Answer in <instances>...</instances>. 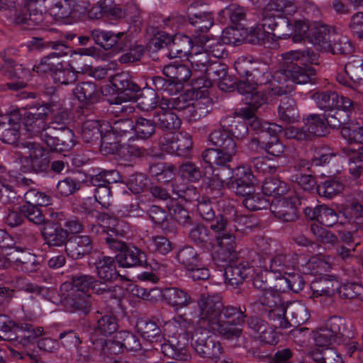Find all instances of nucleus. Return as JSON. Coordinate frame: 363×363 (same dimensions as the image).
I'll return each mask as SVG.
<instances>
[{
	"mask_svg": "<svg viewBox=\"0 0 363 363\" xmlns=\"http://www.w3.org/2000/svg\"><path fill=\"white\" fill-rule=\"evenodd\" d=\"M33 111H24V113L22 114L23 123L27 132L39 134L41 130H46L45 120L47 113L44 107H39Z\"/></svg>",
	"mask_w": 363,
	"mask_h": 363,
	"instance_id": "nucleus-34",
	"label": "nucleus"
},
{
	"mask_svg": "<svg viewBox=\"0 0 363 363\" xmlns=\"http://www.w3.org/2000/svg\"><path fill=\"white\" fill-rule=\"evenodd\" d=\"M288 306L285 303L272 308H264L263 313L273 322L275 328H288L292 325L286 316Z\"/></svg>",
	"mask_w": 363,
	"mask_h": 363,
	"instance_id": "nucleus-51",
	"label": "nucleus"
},
{
	"mask_svg": "<svg viewBox=\"0 0 363 363\" xmlns=\"http://www.w3.org/2000/svg\"><path fill=\"white\" fill-rule=\"evenodd\" d=\"M73 93L79 101L86 104H92L96 102L99 96L96 85L90 82L78 84L73 90Z\"/></svg>",
	"mask_w": 363,
	"mask_h": 363,
	"instance_id": "nucleus-49",
	"label": "nucleus"
},
{
	"mask_svg": "<svg viewBox=\"0 0 363 363\" xmlns=\"http://www.w3.org/2000/svg\"><path fill=\"white\" fill-rule=\"evenodd\" d=\"M281 259V256H275L271 259L269 268L267 267L260 273H257L256 276L253 278V285L255 288L259 289L260 291L272 288L269 282L272 281V276L274 275V272L281 270L277 267L281 265L280 264Z\"/></svg>",
	"mask_w": 363,
	"mask_h": 363,
	"instance_id": "nucleus-39",
	"label": "nucleus"
},
{
	"mask_svg": "<svg viewBox=\"0 0 363 363\" xmlns=\"http://www.w3.org/2000/svg\"><path fill=\"white\" fill-rule=\"evenodd\" d=\"M61 289L67 292L65 295L64 304L72 313L82 312L86 314L89 312L92 301L91 291L102 296L108 306H120L119 296L116 289L108 286L106 283H101L91 275L74 276L72 282L63 284Z\"/></svg>",
	"mask_w": 363,
	"mask_h": 363,
	"instance_id": "nucleus-5",
	"label": "nucleus"
},
{
	"mask_svg": "<svg viewBox=\"0 0 363 363\" xmlns=\"http://www.w3.org/2000/svg\"><path fill=\"white\" fill-rule=\"evenodd\" d=\"M154 119L157 121L161 129L167 131L169 134L174 133L181 127L180 119L169 110H161V112L154 116Z\"/></svg>",
	"mask_w": 363,
	"mask_h": 363,
	"instance_id": "nucleus-55",
	"label": "nucleus"
},
{
	"mask_svg": "<svg viewBox=\"0 0 363 363\" xmlns=\"http://www.w3.org/2000/svg\"><path fill=\"white\" fill-rule=\"evenodd\" d=\"M320 351L312 353V358L316 363H344L340 352L334 347L325 346Z\"/></svg>",
	"mask_w": 363,
	"mask_h": 363,
	"instance_id": "nucleus-64",
	"label": "nucleus"
},
{
	"mask_svg": "<svg viewBox=\"0 0 363 363\" xmlns=\"http://www.w3.org/2000/svg\"><path fill=\"white\" fill-rule=\"evenodd\" d=\"M21 139L22 138H0L3 143L11 145L16 148L28 149L32 167L36 172H48L50 168L49 148L39 143L23 141Z\"/></svg>",
	"mask_w": 363,
	"mask_h": 363,
	"instance_id": "nucleus-16",
	"label": "nucleus"
},
{
	"mask_svg": "<svg viewBox=\"0 0 363 363\" xmlns=\"http://www.w3.org/2000/svg\"><path fill=\"white\" fill-rule=\"evenodd\" d=\"M203 225H196L189 232V240L204 252L213 250V233Z\"/></svg>",
	"mask_w": 363,
	"mask_h": 363,
	"instance_id": "nucleus-33",
	"label": "nucleus"
},
{
	"mask_svg": "<svg viewBox=\"0 0 363 363\" xmlns=\"http://www.w3.org/2000/svg\"><path fill=\"white\" fill-rule=\"evenodd\" d=\"M33 184H34V183L31 180L28 185H23V184L14 185V189L16 187H23L26 189L23 193V198L26 202L24 205H40V206H47L50 205L52 201L51 196L45 192L33 187ZM12 194L16 196L17 192L14 189V192H12Z\"/></svg>",
	"mask_w": 363,
	"mask_h": 363,
	"instance_id": "nucleus-40",
	"label": "nucleus"
},
{
	"mask_svg": "<svg viewBox=\"0 0 363 363\" xmlns=\"http://www.w3.org/2000/svg\"><path fill=\"white\" fill-rule=\"evenodd\" d=\"M135 328L143 339L151 343L160 342L161 348L162 345L167 342L169 339L168 335L165 334L164 325L163 326L164 333H162L157 323L147 318H138L135 324Z\"/></svg>",
	"mask_w": 363,
	"mask_h": 363,
	"instance_id": "nucleus-29",
	"label": "nucleus"
},
{
	"mask_svg": "<svg viewBox=\"0 0 363 363\" xmlns=\"http://www.w3.org/2000/svg\"><path fill=\"white\" fill-rule=\"evenodd\" d=\"M245 312L240 306H223L218 295H202L198 308L191 318L184 313L164 323L169 339L162 345V352L169 358L185 361L190 342L199 357L218 359L224 348L210 330L227 339L238 337L246 318Z\"/></svg>",
	"mask_w": 363,
	"mask_h": 363,
	"instance_id": "nucleus-1",
	"label": "nucleus"
},
{
	"mask_svg": "<svg viewBox=\"0 0 363 363\" xmlns=\"http://www.w3.org/2000/svg\"><path fill=\"white\" fill-rule=\"evenodd\" d=\"M91 340L92 346L82 341V344L75 348L77 352L74 358L77 363H89L94 360V356L96 354H99L101 358L107 357V354L101 352V346L99 343L105 342V339L94 340L91 338Z\"/></svg>",
	"mask_w": 363,
	"mask_h": 363,
	"instance_id": "nucleus-37",
	"label": "nucleus"
},
{
	"mask_svg": "<svg viewBox=\"0 0 363 363\" xmlns=\"http://www.w3.org/2000/svg\"><path fill=\"white\" fill-rule=\"evenodd\" d=\"M221 172H214L213 174L204 173L203 182L206 184L205 193L207 198L217 201L226 199L224 196V182L221 178Z\"/></svg>",
	"mask_w": 363,
	"mask_h": 363,
	"instance_id": "nucleus-42",
	"label": "nucleus"
},
{
	"mask_svg": "<svg viewBox=\"0 0 363 363\" xmlns=\"http://www.w3.org/2000/svg\"><path fill=\"white\" fill-rule=\"evenodd\" d=\"M163 74L171 79L172 83L175 84H182L189 80L191 76V71L187 65L174 62L164 67Z\"/></svg>",
	"mask_w": 363,
	"mask_h": 363,
	"instance_id": "nucleus-52",
	"label": "nucleus"
},
{
	"mask_svg": "<svg viewBox=\"0 0 363 363\" xmlns=\"http://www.w3.org/2000/svg\"><path fill=\"white\" fill-rule=\"evenodd\" d=\"M44 290V287L30 283L23 277L17 275L10 276L5 279L4 283L0 284V297H12L16 291H24L40 295Z\"/></svg>",
	"mask_w": 363,
	"mask_h": 363,
	"instance_id": "nucleus-25",
	"label": "nucleus"
},
{
	"mask_svg": "<svg viewBox=\"0 0 363 363\" xmlns=\"http://www.w3.org/2000/svg\"><path fill=\"white\" fill-rule=\"evenodd\" d=\"M148 138H129L128 144H121L118 138H100V151L103 155H113L124 160L147 155V149L132 144L136 140Z\"/></svg>",
	"mask_w": 363,
	"mask_h": 363,
	"instance_id": "nucleus-17",
	"label": "nucleus"
},
{
	"mask_svg": "<svg viewBox=\"0 0 363 363\" xmlns=\"http://www.w3.org/2000/svg\"><path fill=\"white\" fill-rule=\"evenodd\" d=\"M345 325L344 318L339 315L330 316L314 335L316 346L323 347L337 345L349 357L354 356L358 349V342L345 333Z\"/></svg>",
	"mask_w": 363,
	"mask_h": 363,
	"instance_id": "nucleus-9",
	"label": "nucleus"
},
{
	"mask_svg": "<svg viewBox=\"0 0 363 363\" xmlns=\"http://www.w3.org/2000/svg\"><path fill=\"white\" fill-rule=\"evenodd\" d=\"M158 147L147 149V155L163 158L164 153L179 157L190 155L193 146L192 138H159Z\"/></svg>",
	"mask_w": 363,
	"mask_h": 363,
	"instance_id": "nucleus-19",
	"label": "nucleus"
},
{
	"mask_svg": "<svg viewBox=\"0 0 363 363\" xmlns=\"http://www.w3.org/2000/svg\"><path fill=\"white\" fill-rule=\"evenodd\" d=\"M130 225L121 219L113 220L111 225L104 226L92 225L91 232L96 235L101 243L117 252L116 259L118 265L123 268L150 267L152 270H159L162 264L158 262H149L146 253L140 248L130 245L123 239L129 236Z\"/></svg>",
	"mask_w": 363,
	"mask_h": 363,
	"instance_id": "nucleus-3",
	"label": "nucleus"
},
{
	"mask_svg": "<svg viewBox=\"0 0 363 363\" xmlns=\"http://www.w3.org/2000/svg\"><path fill=\"white\" fill-rule=\"evenodd\" d=\"M277 256L281 257V266L277 267L281 270L274 272V275L272 276V281L275 283L272 286V289L276 290L277 293L281 295V293H286L290 291V279L289 277V272L286 271L287 267L285 264L286 257L283 255H278Z\"/></svg>",
	"mask_w": 363,
	"mask_h": 363,
	"instance_id": "nucleus-56",
	"label": "nucleus"
},
{
	"mask_svg": "<svg viewBox=\"0 0 363 363\" xmlns=\"http://www.w3.org/2000/svg\"><path fill=\"white\" fill-rule=\"evenodd\" d=\"M344 189L345 184L342 181L328 177L316 185L315 192L320 197L330 199L342 193Z\"/></svg>",
	"mask_w": 363,
	"mask_h": 363,
	"instance_id": "nucleus-48",
	"label": "nucleus"
},
{
	"mask_svg": "<svg viewBox=\"0 0 363 363\" xmlns=\"http://www.w3.org/2000/svg\"><path fill=\"white\" fill-rule=\"evenodd\" d=\"M303 213L307 219L317 221L325 227L342 226L338 233L345 245L350 246L352 242L357 245L359 242L356 240L363 236V206L359 202L352 203L350 207L338 214L325 205L306 207ZM356 247H353V250Z\"/></svg>",
	"mask_w": 363,
	"mask_h": 363,
	"instance_id": "nucleus-4",
	"label": "nucleus"
},
{
	"mask_svg": "<svg viewBox=\"0 0 363 363\" xmlns=\"http://www.w3.org/2000/svg\"><path fill=\"white\" fill-rule=\"evenodd\" d=\"M44 241L43 249L65 247L69 238V233L64 229L61 222H48L41 230Z\"/></svg>",
	"mask_w": 363,
	"mask_h": 363,
	"instance_id": "nucleus-28",
	"label": "nucleus"
},
{
	"mask_svg": "<svg viewBox=\"0 0 363 363\" xmlns=\"http://www.w3.org/2000/svg\"><path fill=\"white\" fill-rule=\"evenodd\" d=\"M172 192L178 199L191 204L193 207L200 200V194L196 187L184 182L172 184Z\"/></svg>",
	"mask_w": 363,
	"mask_h": 363,
	"instance_id": "nucleus-47",
	"label": "nucleus"
},
{
	"mask_svg": "<svg viewBox=\"0 0 363 363\" xmlns=\"http://www.w3.org/2000/svg\"><path fill=\"white\" fill-rule=\"evenodd\" d=\"M33 236L30 233L22 237V242L16 247L13 254L7 259L13 262V267L30 276L40 272L43 267L44 257L41 255H36L30 249Z\"/></svg>",
	"mask_w": 363,
	"mask_h": 363,
	"instance_id": "nucleus-15",
	"label": "nucleus"
},
{
	"mask_svg": "<svg viewBox=\"0 0 363 363\" xmlns=\"http://www.w3.org/2000/svg\"><path fill=\"white\" fill-rule=\"evenodd\" d=\"M252 355L264 363H291L294 352L289 347H279L274 354L257 350L252 352Z\"/></svg>",
	"mask_w": 363,
	"mask_h": 363,
	"instance_id": "nucleus-44",
	"label": "nucleus"
},
{
	"mask_svg": "<svg viewBox=\"0 0 363 363\" xmlns=\"http://www.w3.org/2000/svg\"><path fill=\"white\" fill-rule=\"evenodd\" d=\"M235 69L241 77H252L253 80L264 73L266 66L262 62L243 59L235 63Z\"/></svg>",
	"mask_w": 363,
	"mask_h": 363,
	"instance_id": "nucleus-46",
	"label": "nucleus"
},
{
	"mask_svg": "<svg viewBox=\"0 0 363 363\" xmlns=\"http://www.w3.org/2000/svg\"><path fill=\"white\" fill-rule=\"evenodd\" d=\"M56 340L66 350H72L82 344V333L77 328H60L57 330Z\"/></svg>",
	"mask_w": 363,
	"mask_h": 363,
	"instance_id": "nucleus-41",
	"label": "nucleus"
},
{
	"mask_svg": "<svg viewBox=\"0 0 363 363\" xmlns=\"http://www.w3.org/2000/svg\"><path fill=\"white\" fill-rule=\"evenodd\" d=\"M110 82L114 90L119 94H125L128 97H133V94L140 91L137 84L131 80V77L127 72H121L111 77Z\"/></svg>",
	"mask_w": 363,
	"mask_h": 363,
	"instance_id": "nucleus-43",
	"label": "nucleus"
},
{
	"mask_svg": "<svg viewBox=\"0 0 363 363\" xmlns=\"http://www.w3.org/2000/svg\"><path fill=\"white\" fill-rule=\"evenodd\" d=\"M93 249L92 241L89 236L73 235L68 238L65 250L73 259H80L89 255Z\"/></svg>",
	"mask_w": 363,
	"mask_h": 363,
	"instance_id": "nucleus-30",
	"label": "nucleus"
},
{
	"mask_svg": "<svg viewBox=\"0 0 363 363\" xmlns=\"http://www.w3.org/2000/svg\"><path fill=\"white\" fill-rule=\"evenodd\" d=\"M118 213L122 217H142L147 213L151 220L164 230L171 231L167 211L155 205L150 204L147 194L138 195L130 203L119 206Z\"/></svg>",
	"mask_w": 363,
	"mask_h": 363,
	"instance_id": "nucleus-13",
	"label": "nucleus"
},
{
	"mask_svg": "<svg viewBox=\"0 0 363 363\" xmlns=\"http://www.w3.org/2000/svg\"><path fill=\"white\" fill-rule=\"evenodd\" d=\"M318 58V53L311 49L291 50L281 54L290 80L298 84L316 83V70L311 65L317 64Z\"/></svg>",
	"mask_w": 363,
	"mask_h": 363,
	"instance_id": "nucleus-10",
	"label": "nucleus"
},
{
	"mask_svg": "<svg viewBox=\"0 0 363 363\" xmlns=\"http://www.w3.org/2000/svg\"><path fill=\"white\" fill-rule=\"evenodd\" d=\"M270 140L261 141L260 138H251L250 145L265 150L267 153L279 157L285 156L286 146L280 140V138H269Z\"/></svg>",
	"mask_w": 363,
	"mask_h": 363,
	"instance_id": "nucleus-54",
	"label": "nucleus"
},
{
	"mask_svg": "<svg viewBox=\"0 0 363 363\" xmlns=\"http://www.w3.org/2000/svg\"><path fill=\"white\" fill-rule=\"evenodd\" d=\"M82 182L98 183L110 186L120 182L121 177L116 169L106 170L100 167H91L84 172Z\"/></svg>",
	"mask_w": 363,
	"mask_h": 363,
	"instance_id": "nucleus-32",
	"label": "nucleus"
},
{
	"mask_svg": "<svg viewBox=\"0 0 363 363\" xmlns=\"http://www.w3.org/2000/svg\"><path fill=\"white\" fill-rule=\"evenodd\" d=\"M249 168L252 172V169L258 174H272L279 168L277 161L268 157H257L252 159L250 166H245ZM253 174V173H252Z\"/></svg>",
	"mask_w": 363,
	"mask_h": 363,
	"instance_id": "nucleus-58",
	"label": "nucleus"
},
{
	"mask_svg": "<svg viewBox=\"0 0 363 363\" xmlns=\"http://www.w3.org/2000/svg\"><path fill=\"white\" fill-rule=\"evenodd\" d=\"M138 107L143 111H150L160 107L159 96L157 93L151 88L143 89L135 100Z\"/></svg>",
	"mask_w": 363,
	"mask_h": 363,
	"instance_id": "nucleus-60",
	"label": "nucleus"
},
{
	"mask_svg": "<svg viewBox=\"0 0 363 363\" xmlns=\"http://www.w3.org/2000/svg\"><path fill=\"white\" fill-rule=\"evenodd\" d=\"M101 352L107 357L117 355L125 352H137L142 349L140 337L128 330H121L116 333L113 339L105 340L99 342Z\"/></svg>",
	"mask_w": 363,
	"mask_h": 363,
	"instance_id": "nucleus-18",
	"label": "nucleus"
},
{
	"mask_svg": "<svg viewBox=\"0 0 363 363\" xmlns=\"http://www.w3.org/2000/svg\"><path fill=\"white\" fill-rule=\"evenodd\" d=\"M344 276L338 279L337 294L341 298H357L363 296V286L359 281V269L347 267L344 269Z\"/></svg>",
	"mask_w": 363,
	"mask_h": 363,
	"instance_id": "nucleus-23",
	"label": "nucleus"
},
{
	"mask_svg": "<svg viewBox=\"0 0 363 363\" xmlns=\"http://www.w3.org/2000/svg\"><path fill=\"white\" fill-rule=\"evenodd\" d=\"M327 130L324 120L317 114H312L305 120L304 125L301 128L291 125L286 127L284 136H296L302 134L304 136H325L330 133Z\"/></svg>",
	"mask_w": 363,
	"mask_h": 363,
	"instance_id": "nucleus-27",
	"label": "nucleus"
},
{
	"mask_svg": "<svg viewBox=\"0 0 363 363\" xmlns=\"http://www.w3.org/2000/svg\"><path fill=\"white\" fill-rule=\"evenodd\" d=\"M297 270L304 275H312L310 288L312 298L319 297H331L338 289V277L333 274H328L331 264L317 257L298 256L296 258Z\"/></svg>",
	"mask_w": 363,
	"mask_h": 363,
	"instance_id": "nucleus-7",
	"label": "nucleus"
},
{
	"mask_svg": "<svg viewBox=\"0 0 363 363\" xmlns=\"http://www.w3.org/2000/svg\"><path fill=\"white\" fill-rule=\"evenodd\" d=\"M198 43H199L204 51L213 57L216 58H222L225 55V47L223 45L224 43H220L219 39L211 38L209 35H199V40H197Z\"/></svg>",
	"mask_w": 363,
	"mask_h": 363,
	"instance_id": "nucleus-59",
	"label": "nucleus"
},
{
	"mask_svg": "<svg viewBox=\"0 0 363 363\" xmlns=\"http://www.w3.org/2000/svg\"><path fill=\"white\" fill-rule=\"evenodd\" d=\"M202 165L204 173L206 174H213L214 172L228 170V174L233 175V168L229 164V156H224L223 153L216 148H208L204 150L201 155Z\"/></svg>",
	"mask_w": 363,
	"mask_h": 363,
	"instance_id": "nucleus-24",
	"label": "nucleus"
},
{
	"mask_svg": "<svg viewBox=\"0 0 363 363\" xmlns=\"http://www.w3.org/2000/svg\"><path fill=\"white\" fill-rule=\"evenodd\" d=\"M39 2H46L51 13L57 19L74 18L72 0H27V4L16 11L15 23L25 26L26 28H32L43 22L45 14L41 5L38 4Z\"/></svg>",
	"mask_w": 363,
	"mask_h": 363,
	"instance_id": "nucleus-8",
	"label": "nucleus"
},
{
	"mask_svg": "<svg viewBox=\"0 0 363 363\" xmlns=\"http://www.w3.org/2000/svg\"><path fill=\"white\" fill-rule=\"evenodd\" d=\"M313 99L318 108L325 111H332L338 105L339 95L333 91L316 92Z\"/></svg>",
	"mask_w": 363,
	"mask_h": 363,
	"instance_id": "nucleus-63",
	"label": "nucleus"
},
{
	"mask_svg": "<svg viewBox=\"0 0 363 363\" xmlns=\"http://www.w3.org/2000/svg\"><path fill=\"white\" fill-rule=\"evenodd\" d=\"M176 259L186 270L198 267L201 260L200 255L190 245L181 247L176 254Z\"/></svg>",
	"mask_w": 363,
	"mask_h": 363,
	"instance_id": "nucleus-57",
	"label": "nucleus"
},
{
	"mask_svg": "<svg viewBox=\"0 0 363 363\" xmlns=\"http://www.w3.org/2000/svg\"><path fill=\"white\" fill-rule=\"evenodd\" d=\"M289 189L286 182L275 177L265 178L262 186V194L267 198L274 197V202L276 197L284 196Z\"/></svg>",
	"mask_w": 363,
	"mask_h": 363,
	"instance_id": "nucleus-50",
	"label": "nucleus"
},
{
	"mask_svg": "<svg viewBox=\"0 0 363 363\" xmlns=\"http://www.w3.org/2000/svg\"><path fill=\"white\" fill-rule=\"evenodd\" d=\"M90 259L89 265L94 267V272L101 283H106L108 286L116 289V293L121 296V289L111 284L118 279H122V276L117 269V260L105 255L99 256L94 261ZM121 301V298H119Z\"/></svg>",
	"mask_w": 363,
	"mask_h": 363,
	"instance_id": "nucleus-21",
	"label": "nucleus"
},
{
	"mask_svg": "<svg viewBox=\"0 0 363 363\" xmlns=\"http://www.w3.org/2000/svg\"><path fill=\"white\" fill-rule=\"evenodd\" d=\"M290 79L288 72H286V62L282 60L280 67L272 76V91L274 94L282 96L288 92V86L285 84Z\"/></svg>",
	"mask_w": 363,
	"mask_h": 363,
	"instance_id": "nucleus-62",
	"label": "nucleus"
},
{
	"mask_svg": "<svg viewBox=\"0 0 363 363\" xmlns=\"http://www.w3.org/2000/svg\"><path fill=\"white\" fill-rule=\"evenodd\" d=\"M91 36L95 43L106 50H112L113 52L124 50L129 45V38L127 33H115L101 29H94Z\"/></svg>",
	"mask_w": 363,
	"mask_h": 363,
	"instance_id": "nucleus-22",
	"label": "nucleus"
},
{
	"mask_svg": "<svg viewBox=\"0 0 363 363\" xmlns=\"http://www.w3.org/2000/svg\"><path fill=\"white\" fill-rule=\"evenodd\" d=\"M169 44V55L171 58L182 57L190 54L193 47L191 39L185 35L177 34L166 38Z\"/></svg>",
	"mask_w": 363,
	"mask_h": 363,
	"instance_id": "nucleus-38",
	"label": "nucleus"
},
{
	"mask_svg": "<svg viewBox=\"0 0 363 363\" xmlns=\"http://www.w3.org/2000/svg\"><path fill=\"white\" fill-rule=\"evenodd\" d=\"M264 243V247L257 249V251H252L250 252V256L252 257L253 254L255 255L256 258L250 261L238 260L233 259V260L226 263V264H215L220 271H223V276L225 283L233 286H238L244 281L248 277L254 273L255 267H262L264 259V255L270 253V250L267 242L263 240H260Z\"/></svg>",
	"mask_w": 363,
	"mask_h": 363,
	"instance_id": "nucleus-12",
	"label": "nucleus"
},
{
	"mask_svg": "<svg viewBox=\"0 0 363 363\" xmlns=\"http://www.w3.org/2000/svg\"><path fill=\"white\" fill-rule=\"evenodd\" d=\"M331 37L330 42V48L327 49L326 52H332L334 55H347L353 51V45L346 36L333 31Z\"/></svg>",
	"mask_w": 363,
	"mask_h": 363,
	"instance_id": "nucleus-61",
	"label": "nucleus"
},
{
	"mask_svg": "<svg viewBox=\"0 0 363 363\" xmlns=\"http://www.w3.org/2000/svg\"><path fill=\"white\" fill-rule=\"evenodd\" d=\"M164 301L178 311L189 305L191 301L189 294L177 287H165Z\"/></svg>",
	"mask_w": 363,
	"mask_h": 363,
	"instance_id": "nucleus-45",
	"label": "nucleus"
},
{
	"mask_svg": "<svg viewBox=\"0 0 363 363\" xmlns=\"http://www.w3.org/2000/svg\"><path fill=\"white\" fill-rule=\"evenodd\" d=\"M219 220L210 226L213 233V250L216 247H218V250L213 254L212 258L214 264L222 262V264L225 265L233 259H237V242L235 232L238 230V228L235 225V229L233 230L226 225L225 220L220 218Z\"/></svg>",
	"mask_w": 363,
	"mask_h": 363,
	"instance_id": "nucleus-14",
	"label": "nucleus"
},
{
	"mask_svg": "<svg viewBox=\"0 0 363 363\" xmlns=\"http://www.w3.org/2000/svg\"><path fill=\"white\" fill-rule=\"evenodd\" d=\"M335 156L336 154L330 147L324 146L315 150L311 161L305 159L296 160L294 165L296 172L291 175V181L306 192H315L318 184L313 176L315 174V167L328 164L331 158Z\"/></svg>",
	"mask_w": 363,
	"mask_h": 363,
	"instance_id": "nucleus-11",
	"label": "nucleus"
},
{
	"mask_svg": "<svg viewBox=\"0 0 363 363\" xmlns=\"http://www.w3.org/2000/svg\"><path fill=\"white\" fill-rule=\"evenodd\" d=\"M332 33L326 25H315L311 26L308 41L314 45H318L324 51L330 49V42Z\"/></svg>",
	"mask_w": 363,
	"mask_h": 363,
	"instance_id": "nucleus-53",
	"label": "nucleus"
},
{
	"mask_svg": "<svg viewBox=\"0 0 363 363\" xmlns=\"http://www.w3.org/2000/svg\"><path fill=\"white\" fill-rule=\"evenodd\" d=\"M82 133L84 136H109L111 134L122 136L125 133L119 132L118 128L112 126L108 121H86L82 126Z\"/></svg>",
	"mask_w": 363,
	"mask_h": 363,
	"instance_id": "nucleus-35",
	"label": "nucleus"
},
{
	"mask_svg": "<svg viewBox=\"0 0 363 363\" xmlns=\"http://www.w3.org/2000/svg\"><path fill=\"white\" fill-rule=\"evenodd\" d=\"M255 177L245 167H238L233 172L229 182L230 188L238 196L244 197V206L251 211L269 208L274 217L283 222L295 221L298 217V208L302 205L303 198L298 194L277 199L267 198L262 193H255Z\"/></svg>",
	"mask_w": 363,
	"mask_h": 363,
	"instance_id": "nucleus-2",
	"label": "nucleus"
},
{
	"mask_svg": "<svg viewBox=\"0 0 363 363\" xmlns=\"http://www.w3.org/2000/svg\"><path fill=\"white\" fill-rule=\"evenodd\" d=\"M114 0H102L106 13L116 18H128L131 23L140 21V14L138 6L130 4L121 7L120 5L113 6Z\"/></svg>",
	"mask_w": 363,
	"mask_h": 363,
	"instance_id": "nucleus-31",
	"label": "nucleus"
},
{
	"mask_svg": "<svg viewBox=\"0 0 363 363\" xmlns=\"http://www.w3.org/2000/svg\"><path fill=\"white\" fill-rule=\"evenodd\" d=\"M210 198L202 196L201 199L197 201L194 207H196V211L200 217L205 221L209 223L211 225L216 224V221H220L221 218L224 220V203L227 204L228 199H222L220 200L215 201V203Z\"/></svg>",
	"mask_w": 363,
	"mask_h": 363,
	"instance_id": "nucleus-26",
	"label": "nucleus"
},
{
	"mask_svg": "<svg viewBox=\"0 0 363 363\" xmlns=\"http://www.w3.org/2000/svg\"><path fill=\"white\" fill-rule=\"evenodd\" d=\"M118 328V318L113 314H102L99 312L94 317V333L96 335L108 337Z\"/></svg>",
	"mask_w": 363,
	"mask_h": 363,
	"instance_id": "nucleus-36",
	"label": "nucleus"
},
{
	"mask_svg": "<svg viewBox=\"0 0 363 363\" xmlns=\"http://www.w3.org/2000/svg\"><path fill=\"white\" fill-rule=\"evenodd\" d=\"M188 21L193 28V36L197 40L199 35H206L214 24L213 13L206 4H191L187 9Z\"/></svg>",
	"mask_w": 363,
	"mask_h": 363,
	"instance_id": "nucleus-20",
	"label": "nucleus"
},
{
	"mask_svg": "<svg viewBox=\"0 0 363 363\" xmlns=\"http://www.w3.org/2000/svg\"><path fill=\"white\" fill-rule=\"evenodd\" d=\"M43 333L41 327L28 323H17L6 315H0V338L15 343L16 348L9 350L10 356L19 363H45L34 351L26 348Z\"/></svg>",
	"mask_w": 363,
	"mask_h": 363,
	"instance_id": "nucleus-6",
	"label": "nucleus"
}]
</instances>
